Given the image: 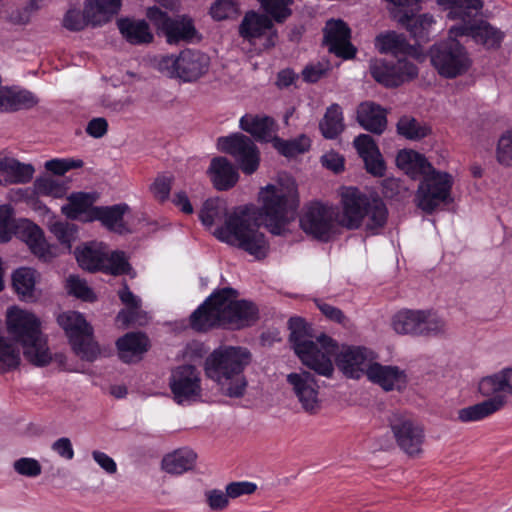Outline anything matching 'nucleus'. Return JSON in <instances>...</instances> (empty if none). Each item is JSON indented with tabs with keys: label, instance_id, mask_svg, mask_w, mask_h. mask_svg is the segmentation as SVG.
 Wrapping results in <instances>:
<instances>
[{
	"label": "nucleus",
	"instance_id": "f257e3e1",
	"mask_svg": "<svg viewBox=\"0 0 512 512\" xmlns=\"http://www.w3.org/2000/svg\"><path fill=\"white\" fill-rule=\"evenodd\" d=\"M260 199V210L238 207L231 212L223 200L208 199L200 210L199 218L207 228L216 226L213 235L218 240L261 260L269 253V243L260 225L264 223L276 235L284 232L285 225L294 219L299 205L297 185L288 176L280 177L275 184L261 189Z\"/></svg>",
	"mask_w": 512,
	"mask_h": 512
},
{
	"label": "nucleus",
	"instance_id": "f03ea898",
	"mask_svg": "<svg viewBox=\"0 0 512 512\" xmlns=\"http://www.w3.org/2000/svg\"><path fill=\"white\" fill-rule=\"evenodd\" d=\"M237 291L224 288L212 294L190 316V324L197 331H207L216 325L243 328L257 319L256 307L245 300H238Z\"/></svg>",
	"mask_w": 512,
	"mask_h": 512
},
{
	"label": "nucleus",
	"instance_id": "7ed1b4c3",
	"mask_svg": "<svg viewBox=\"0 0 512 512\" xmlns=\"http://www.w3.org/2000/svg\"><path fill=\"white\" fill-rule=\"evenodd\" d=\"M250 361L251 353L246 348L220 347L206 358L205 372L218 384L224 395L239 398L247 388L243 371Z\"/></svg>",
	"mask_w": 512,
	"mask_h": 512
},
{
	"label": "nucleus",
	"instance_id": "20e7f679",
	"mask_svg": "<svg viewBox=\"0 0 512 512\" xmlns=\"http://www.w3.org/2000/svg\"><path fill=\"white\" fill-rule=\"evenodd\" d=\"M289 328V340L302 364L318 375L332 377L334 366L331 355L336 348L333 340L323 333L313 336L311 328L301 318H291Z\"/></svg>",
	"mask_w": 512,
	"mask_h": 512
},
{
	"label": "nucleus",
	"instance_id": "39448f33",
	"mask_svg": "<svg viewBox=\"0 0 512 512\" xmlns=\"http://www.w3.org/2000/svg\"><path fill=\"white\" fill-rule=\"evenodd\" d=\"M8 333L21 344L25 359L34 366L48 365L52 353L42 332L40 319L32 312L11 307L6 312Z\"/></svg>",
	"mask_w": 512,
	"mask_h": 512
},
{
	"label": "nucleus",
	"instance_id": "423d86ee",
	"mask_svg": "<svg viewBox=\"0 0 512 512\" xmlns=\"http://www.w3.org/2000/svg\"><path fill=\"white\" fill-rule=\"evenodd\" d=\"M340 204L336 219L344 228L354 230L363 226L366 231L376 233L387 221L385 204L379 199H370L357 188H344Z\"/></svg>",
	"mask_w": 512,
	"mask_h": 512
},
{
	"label": "nucleus",
	"instance_id": "0eeeda50",
	"mask_svg": "<svg viewBox=\"0 0 512 512\" xmlns=\"http://www.w3.org/2000/svg\"><path fill=\"white\" fill-rule=\"evenodd\" d=\"M452 36L450 30L445 40L433 44L429 49L431 65L446 79L464 75L472 65L470 55L464 45Z\"/></svg>",
	"mask_w": 512,
	"mask_h": 512
},
{
	"label": "nucleus",
	"instance_id": "6e6552de",
	"mask_svg": "<svg viewBox=\"0 0 512 512\" xmlns=\"http://www.w3.org/2000/svg\"><path fill=\"white\" fill-rule=\"evenodd\" d=\"M209 67V56L191 49L183 50L177 56H164L157 62V68L161 73L183 82L197 81L208 72Z\"/></svg>",
	"mask_w": 512,
	"mask_h": 512
},
{
	"label": "nucleus",
	"instance_id": "1a4fd4ad",
	"mask_svg": "<svg viewBox=\"0 0 512 512\" xmlns=\"http://www.w3.org/2000/svg\"><path fill=\"white\" fill-rule=\"evenodd\" d=\"M57 322L65 331L75 353L83 360L94 361L100 355V348L93 340L92 327L83 315L76 311L63 312Z\"/></svg>",
	"mask_w": 512,
	"mask_h": 512
},
{
	"label": "nucleus",
	"instance_id": "9d476101",
	"mask_svg": "<svg viewBox=\"0 0 512 512\" xmlns=\"http://www.w3.org/2000/svg\"><path fill=\"white\" fill-rule=\"evenodd\" d=\"M452 186L453 178L449 173L432 168L418 187V206L427 213L433 212L440 204L450 201Z\"/></svg>",
	"mask_w": 512,
	"mask_h": 512
},
{
	"label": "nucleus",
	"instance_id": "9b49d317",
	"mask_svg": "<svg viewBox=\"0 0 512 512\" xmlns=\"http://www.w3.org/2000/svg\"><path fill=\"white\" fill-rule=\"evenodd\" d=\"M286 383L305 413L309 415L319 413L322 407L320 386L311 372L304 369L291 372L286 376Z\"/></svg>",
	"mask_w": 512,
	"mask_h": 512
},
{
	"label": "nucleus",
	"instance_id": "f8f14e48",
	"mask_svg": "<svg viewBox=\"0 0 512 512\" xmlns=\"http://www.w3.org/2000/svg\"><path fill=\"white\" fill-rule=\"evenodd\" d=\"M217 146L220 151L230 154L235 159L243 173L250 175L258 169L260 152L248 136L236 133L220 137Z\"/></svg>",
	"mask_w": 512,
	"mask_h": 512
},
{
	"label": "nucleus",
	"instance_id": "ddd939ff",
	"mask_svg": "<svg viewBox=\"0 0 512 512\" xmlns=\"http://www.w3.org/2000/svg\"><path fill=\"white\" fill-rule=\"evenodd\" d=\"M336 210L321 202H312L307 205L300 217L302 230L320 240H328L337 223Z\"/></svg>",
	"mask_w": 512,
	"mask_h": 512
},
{
	"label": "nucleus",
	"instance_id": "4468645a",
	"mask_svg": "<svg viewBox=\"0 0 512 512\" xmlns=\"http://www.w3.org/2000/svg\"><path fill=\"white\" fill-rule=\"evenodd\" d=\"M398 58L393 65L383 59H372L369 65L372 77L386 87H397L415 79L418 76L416 65L409 61L407 56Z\"/></svg>",
	"mask_w": 512,
	"mask_h": 512
},
{
	"label": "nucleus",
	"instance_id": "2eb2a0df",
	"mask_svg": "<svg viewBox=\"0 0 512 512\" xmlns=\"http://www.w3.org/2000/svg\"><path fill=\"white\" fill-rule=\"evenodd\" d=\"M391 429L399 448L410 457H420L423 453L425 431L416 420L399 416L391 421Z\"/></svg>",
	"mask_w": 512,
	"mask_h": 512
},
{
	"label": "nucleus",
	"instance_id": "dca6fc26",
	"mask_svg": "<svg viewBox=\"0 0 512 512\" xmlns=\"http://www.w3.org/2000/svg\"><path fill=\"white\" fill-rule=\"evenodd\" d=\"M169 385L178 404L195 401L201 396L200 373L192 365H181L172 370Z\"/></svg>",
	"mask_w": 512,
	"mask_h": 512
},
{
	"label": "nucleus",
	"instance_id": "f3484780",
	"mask_svg": "<svg viewBox=\"0 0 512 512\" xmlns=\"http://www.w3.org/2000/svg\"><path fill=\"white\" fill-rule=\"evenodd\" d=\"M452 36H469L476 44L488 50L501 47L505 33L488 21L475 19L470 24H455L450 27Z\"/></svg>",
	"mask_w": 512,
	"mask_h": 512
},
{
	"label": "nucleus",
	"instance_id": "a211bd4d",
	"mask_svg": "<svg viewBox=\"0 0 512 512\" xmlns=\"http://www.w3.org/2000/svg\"><path fill=\"white\" fill-rule=\"evenodd\" d=\"M378 355L371 349L363 346H352L343 349L337 357L339 369L349 378L360 379L368 377Z\"/></svg>",
	"mask_w": 512,
	"mask_h": 512
},
{
	"label": "nucleus",
	"instance_id": "6ab92c4d",
	"mask_svg": "<svg viewBox=\"0 0 512 512\" xmlns=\"http://www.w3.org/2000/svg\"><path fill=\"white\" fill-rule=\"evenodd\" d=\"M418 10L417 0L406 7L394 6L391 15L399 24L405 27L414 38L427 40L432 26L435 24L434 17L430 14L414 15Z\"/></svg>",
	"mask_w": 512,
	"mask_h": 512
},
{
	"label": "nucleus",
	"instance_id": "aec40b11",
	"mask_svg": "<svg viewBox=\"0 0 512 512\" xmlns=\"http://www.w3.org/2000/svg\"><path fill=\"white\" fill-rule=\"evenodd\" d=\"M147 17L165 32L170 44L191 40L195 35V28L188 18L171 19L157 7L149 8Z\"/></svg>",
	"mask_w": 512,
	"mask_h": 512
},
{
	"label": "nucleus",
	"instance_id": "412c9836",
	"mask_svg": "<svg viewBox=\"0 0 512 512\" xmlns=\"http://www.w3.org/2000/svg\"><path fill=\"white\" fill-rule=\"evenodd\" d=\"M324 40L328 50L335 55L349 59L356 49L350 42V29L342 20H329L324 29Z\"/></svg>",
	"mask_w": 512,
	"mask_h": 512
},
{
	"label": "nucleus",
	"instance_id": "4be33fe9",
	"mask_svg": "<svg viewBox=\"0 0 512 512\" xmlns=\"http://www.w3.org/2000/svg\"><path fill=\"white\" fill-rule=\"evenodd\" d=\"M367 379L384 391H403L408 383L406 371L396 365H383L377 360L368 371Z\"/></svg>",
	"mask_w": 512,
	"mask_h": 512
},
{
	"label": "nucleus",
	"instance_id": "5701e85b",
	"mask_svg": "<svg viewBox=\"0 0 512 512\" xmlns=\"http://www.w3.org/2000/svg\"><path fill=\"white\" fill-rule=\"evenodd\" d=\"M353 145L364 161L367 172L373 176L382 177L386 166L374 139L370 135L360 134L354 139Z\"/></svg>",
	"mask_w": 512,
	"mask_h": 512
},
{
	"label": "nucleus",
	"instance_id": "b1692460",
	"mask_svg": "<svg viewBox=\"0 0 512 512\" xmlns=\"http://www.w3.org/2000/svg\"><path fill=\"white\" fill-rule=\"evenodd\" d=\"M96 200L97 195L95 193H72L67 198V203L61 207V212L72 220L92 222L94 221V218H92L93 212L98 207L94 206Z\"/></svg>",
	"mask_w": 512,
	"mask_h": 512
},
{
	"label": "nucleus",
	"instance_id": "393cba45",
	"mask_svg": "<svg viewBox=\"0 0 512 512\" xmlns=\"http://www.w3.org/2000/svg\"><path fill=\"white\" fill-rule=\"evenodd\" d=\"M19 234L38 258L49 261L56 256V248L46 242L42 229L32 222L23 221L19 226Z\"/></svg>",
	"mask_w": 512,
	"mask_h": 512
},
{
	"label": "nucleus",
	"instance_id": "a878e982",
	"mask_svg": "<svg viewBox=\"0 0 512 512\" xmlns=\"http://www.w3.org/2000/svg\"><path fill=\"white\" fill-rule=\"evenodd\" d=\"M38 104V98L30 91L17 86H0V112L12 113L30 109Z\"/></svg>",
	"mask_w": 512,
	"mask_h": 512
},
{
	"label": "nucleus",
	"instance_id": "bb28decb",
	"mask_svg": "<svg viewBox=\"0 0 512 512\" xmlns=\"http://www.w3.org/2000/svg\"><path fill=\"white\" fill-rule=\"evenodd\" d=\"M359 125L374 134L381 135L387 127V111L379 104L365 101L356 110Z\"/></svg>",
	"mask_w": 512,
	"mask_h": 512
},
{
	"label": "nucleus",
	"instance_id": "cd10ccee",
	"mask_svg": "<svg viewBox=\"0 0 512 512\" xmlns=\"http://www.w3.org/2000/svg\"><path fill=\"white\" fill-rule=\"evenodd\" d=\"M444 10H447V17L459 21L458 24H470L480 14L483 8L482 0H437Z\"/></svg>",
	"mask_w": 512,
	"mask_h": 512
},
{
	"label": "nucleus",
	"instance_id": "c85d7f7f",
	"mask_svg": "<svg viewBox=\"0 0 512 512\" xmlns=\"http://www.w3.org/2000/svg\"><path fill=\"white\" fill-rule=\"evenodd\" d=\"M129 211V206L125 203L115 204L112 206H98L94 210L92 218L101 222V224L108 230L118 233L126 234L130 230L124 221V215Z\"/></svg>",
	"mask_w": 512,
	"mask_h": 512
},
{
	"label": "nucleus",
	"instance_id": "c756f323",
	"mask_svg": "<svg viewBox=\"0 0 512 512\" xmlns=\"http://www.w3.org/2000/svg\"><path fill=\"white\" fill-rule=\"evenodd\" d=\"M375 47L381 54H391L394 57L414 56L416 52L405 35L395 31H386L377 35Z\"/></svg>",
	"mask_w": 512,
	"mask_h": 512
},
{
	"label": "nucleus",
	"instance_id": "7c9ffc66",
	"mask_svg": "<svg viewBox=\"0 0 512 512\" xmlns=\"http://www.w3.org/2000/svg\"><path fill=\"white\" fill-rule=\"evenodd\" d=\"M208 174L217 190H228L238 181L239 174L234 165L225 157H215L211 160Z\"/></svg>",
	"mask_w": 512,
	"mask_h": 512
},
{
	"label": "nucleus",
	"instance_id": "2f4dec72",
	"mask_svg": "<svg viewBox=\"0 0 512 512\" xmlns=\"http://www.w3.org/2000/svg\"><path fill=\"white\" fill-rule=\"evenodd\" d=\"M122 0H85V15L92 26L109 22L120 11Z\"/></svg>",
	"mask_w": 512,
	"mask_h": 512
},
{
	"label": "nucleus",
	"instance_id": "473e14b6",
	"mask_svg": "<svg viewBox=\"0 0 512 512\" xmlns=\"http://www.w3.org/2000/svg\"><path fill=\"white\" fill-rule=\"evenodd\" d=\"M273 23L271 19L254 11L247 12L239 25L240 36L250 43L271 31Z\"/></svg>",
	"mask_w": 512,
	"mask_h": 512
},
{
	"label": "nucleus",
	"instance_id": "72a5a7b5",
	"mask_svg": "<svg viewBox=\"0 0 512 512\" xmlns=\"http://www.w3.org/2000/svg\"><path fill=\"white\" fill-rule=\"evenodd\" d=\"M119 298L126 306L119 312L117 320L124 325H143L147 322L146 314L141 310V300L135 296L127 286L118 292Z\"/></svg>",
	"mask_w": 512,
	"mask_h": 512
},
{
	"label": "nucleus",
	"instance_id": "f704fd0d",
	"mask_svg": "<svg viewBox=\"0 0 512 512\" xmlns=\"http://www.w3.org/2000/svg\"><path fill=\"white\" fill-rule=\"evenodd\" d=\"M197 455L189 448H180L166 454L161 461V468L170 475H181L194 468Z\"/></svg>",
	"mask_w": 512,
	"mask_h": 512
},
{
	"label": "nucleus",
	"instance_id": "c9c22d12",
	"mask_svg": "<svg viewBox=\"0 0 512 512\" xmlns=\"http://www.w3.org/2000/svg\"><path fill=\"white\" fill-rule=\"evenodd\" d=\"M396 165L413 179L426 175L433 168L425 156L411 149L398 152Z\"/></svg>",
	"mask_w": 512,
	"mask_h": 512
},
{
	"label": "nucleus",
	"instance_id": "e433bc0d",
	"mask_svg": "<svg viewBox=\"0 0 512 512\" xmlns=\"http://www.w3.org/2000/svg\"><path fill=\"white\" fill-rule=\"evenodd\" d=\"M119 357L126 363L141 359L148 349V339L141 333H127L117 341Z\"/></svg>",
	"mask_w": 512,
	"mask_h": 512
},
{
	"label": "nucleus",
	"instance_id": "4c0bfd02",
	"mask_svg": "<svg viewBox=\"0 0 512 512\" xmlns=\"http://www.w3.org/2000/svg\"><path fill=\"white\" fill-rule=\"evenodd\" d=\"M240 128L260 141H273L274 121L267 116L246 114L240 119Z\"/></svg>",
	"mask_w": 512,
	"mask_h": 512
},
{
	"label": "nucleus",
	"instance_id": "58836bf2",
	"mask_svg": "<svg viewBox=\"0 0 512 512\" xmlns=\"http://www.w3.org/2000/svg\"><path fill=\"white\" fill-rule=\"evenodd\" d=\"M0 172L8 183L24 184L33 178L35 169L31 164H24L14 158L0 155Z\"/></svg>",
	"mask_w": 512,
	"mask_h": 512
},
{
	"label": "nucleus",
	"instance_id": "ea45409f",
	"mask_svg": "<svg viewBox=\"0 0 512 512\" xmlns=\"http://www.w3.org/2000/svg\"><path fill=\"white\" fill-rule=\"evenodd\" d=\"M117 25L122 36L131 44H147L153 40L149 25L144 20L121 18Z\"/></svg>",
	"mask_w": 512,
	"mask_h": 512
},
{
	"label": "nucleus",
	"instance_id": "a19ab883",
	"mask_svg": "<svg viewBox=\"0 0 512 512\" xmlns=\"http://www.w3.org/2000/svg\"><path fill=\"white\" fill-rule=\"evenodd\" d=\"M478 388L479 392L486 397L500 392L512 394V367L482 378Z\"/></svg>",
	"mask_w": 512,
	"mask_h": 512
},
{
	"label": "nucleus",
	"instance_id": "79ce46f5",
	"mask_svg": "<svg viewBox=\"0 0 512 512\" xmlns=\"http://www.w3.org/2000/svg\"><path fill=\"white\" fill-rule=\"evenodd\" d=\"M505 399L501 395H496L481 403L462 408L458 411V420L461 422L479 421L503 407Z\"/></svg>",
	"mask_w": 512,
	"mask_h": 512
},
{
	"label": "nucleus",
	"instance_id": "37998d69",
	"mask_svg": "<svg viewBox=\"0 0 512 512\" xmlns=\"http://www.w3.org/2000/svg\"><path fill=\"white\" fill-rule=\"evenodd\" d=\"M38 274L32 268L21 267L12 275V284L18 296L25 301H34Z\"/></svg>",
	"mask_w": 512,
	"mask_h": 512
},
{
	"label": "nucleus",
	"instance_id": "c03bdc74",
	"mask_svg": "<svg viewBox=\"0 0 512 512\" xmlns=\"http://www.w3.org/2000/svg\"><path fill=\"white\" fill-rule=\"evenodd\" d=\"M105 248L102 243H90L75 250L79 265L88 271L101 270L105 263Z\"/></svg>",
	"mask_w": 512,
	"mask_h": 512
},
{
	"label": "nucleus",
	"instance_id": "a18cd8bd",
	"mask_svg": "<svg viewBox=\"0 0 512 512\" xmlns=\"http://www.w3.org/2000/svg\"><path fill=\"white\" fill-rule=\"evenodd\" d=\"M344 127L342 109L338 104H332L319 123L322 135L327 139H334L343 132Z\"/></svg>",
	"mask_w": 512,
	"mask_h": 512
},
{
	"label": "nucleus",
	"instance_id": "49530a36",
	"mask_svg": "<svg viewBox=\"0 0 512 512\" xmlns=\"http://www.w3.org/2000/svg\"><path fill=\"white\" fill-rule=\"evenodd\" d=\"M417 336H440L447 332L446 322L432 311L420 310Z\"/></svg>",
	"mask_w": 512,
	"mask_h": 512
},
{
	"label": "nucleus",
	"instance_id": "de8ad7c7",
	"mask_svg": "<svg viewBox=\"0 0 512 512\" xmlns=\"http://www.w3.org/2000/svg\"><path fill=\"white\" fill-rule=\"evenodd\" d=\"M420 322V310H403L392 321L393 329L398 334L417 335Z\"/></svg>",
	"mask_w": 512,
	"mask_h": 512
},
{
	"label": "nucleus",
	"instance_id": "09e8293b",
	"mask_svg": "<svg viewBox=\"0 0 512 512\" xmlns=\"http://www.w3.org/2000/svg\"><path fill=\"white\" fill-rule=\"evenodd\" d=\"M397 132L409 140H421L430 133V128L410 116H403L397 123Z\"/></svg>",
	"mask_w": 512,
	"mask_h": 512
},
{
	"label": "nucleus",
	"instance_id": "8fccbe9b",
	"mask_svg": "<svg viewBox=\"0 0 512 512\" xmlns=\"http://www.w3.org/2000/svg\"><path fill=\"white\" fill-rule=\"evenodd\" d=\"M311 145L310 139L306 135L284 141L279 138L273 139V146L284 156L293 157L309 150Z\"/></svg>",
	"mask_w": 512,
	"mask_h": 512
},
{
	"label": "nucleus",
	"instance_id": "3c124183",
	"mask_svg": "<svg viewBox=\"0 0 512 512\" xmlns=\"http://www.w3.org/2000/svg\"><path fill=\"white\" fill-rule=\"evenodd\" d=\"M34 191L40 196H50L53 198H61L66 193V187L51 177H43L35 180Z\"/></svg>",
	"mask_w": 512,
	"mask_h": 512
},
{
	"label": "nucleus",
	"instance_id": "603ef678",
	"mask_svg": "<svg viewBox=\"0 0 512 512\" xmlns=\"http://www.w3.org/2000/svg\"><path fill=\"white\" fill-rule=\"evenodd\" d=\"M50 231L55 235L61 244L71 248V243L77 238V227L74 224L54 221L49 224Z\"/></svg>",
	"mask_w": 512,
	"mask_h": 512
},
{
	"label": "nucleus",
	"instance_id": "864d4df0",
	"mask_svg": "<svg viewBox=\"0 0 512 512\" xmlns=\"http://www.w3.org/2000/svg\"><path fill=\"white\" fill-rule=\"evenodd\" d=\"M129 268V264L123 252H109L107 247L105 248V263H103L101 270L119 275L127 273Z\"/></svg>",
	"mask_w": 512,
	"mask_h": 512
},
{
	"label": "nucleus",
	"instance_id": "5fc2aeb1",
	"mask_svg": "<svg viewBox=\"0 0 512 512\" xmlns=\"http://www.w3.org/2000/svg\"><path fill=\"white\" fill-rule=\"evenodd\" d=\"M66 289L69 294L84 301H94L95 295L86 281L78 276L71 275L67 278Z\"/></svg>",
	"mask_w": 512,
	"mask_h": 512
},
{
	"label": "nucleus",
	"instance_id": "6e6d98bb",
	"mask_svg": "<svg viewBox=\"0 0 512 512\" xmlns=\"http://www.w3.org/2000/svg\"><path fill=\"white\" fill-rule=\"evenodd\" d=\"M265 11L270 14L275 21L283 22L291 14L289 9V0H258Z\"/></svg>",
	"mask_w": 512,
	"mask_h": 512
},
{
	"label": "nucleus",
	"instance_id": "4d7b16f0",
	"mask_svg": "<svg viewBox=\"0 0 512 512\" xmlns=\"http://www.w3.org/2000/svg\"><path fill=\"white\" fill-rule=\"evenodd\" d=\"M496 159L501 165L512 166V129L503 133L499 138Z\"/></svg>",
	"mask_w": 512,
	"mask_h": 512
},
{
	"label": "nucleus",
	"instance_id": "13d9d810",
	"mask_svg": "<svg viewBox=\"0 0 512 512\" xmlns=\"http://www.w3.org/2000/svg\"><path fill=\"white\" fill-rule=\"evenodd\" d=\"M83 161L80 159H51L46 161L45 168L56 175H63L71 169L81 168Z\"/></svg>",
	"mask_w": 512,
	"mask_h": 512
},
{
	"label": "nucleus",
	"instance_id": "bf43d9fd",
	"mask_svg": "<svg viewBox=\"0 0 512 512\" xmlns=\"http://www.w3.org/2000/svg\"><path fill=\"white\" fill-rule=\"evenodd\" d=\"M208 507L215 512L225 510L229 505V496L227 491L219 489L207 490L204 494Z\"/></svg>",
	"mask_w": 512,
	"mask_h": 512
},
{
	"label": "nucleus",
	"instance_id": "052dcab7",
	"mask_svg": "<svg viewBox=\"0 0 512 512\" xmlns=\"http://www.w3.org/2000/svg\"><path fill=\"white\" fill-rule=\"evenodd\" d=\"M91 24L85 15V9L81 13L78 9H70L63 18V26L71 31H79Z\"/></svg>",
	"mask_w": 512,
	"mask_h": 512
},
{
	"label": "nucleus",
	"instance_id": "680f3d73",
	"mask_svg": "<svg viewBox=\"0 0 512 512\" xmlns=\"http://www.w3.org/2000/svg\"><path fill=\"white\" fill-rule=\"evenodd\" d=\"M237 12L233 0H217L210 8L211 16L218 21L228 19Z\"/></svg>",
	"mask_w": 512,
	"mask_h": 512
},
{
	"label": "nucleus",
	"instance_id": "e2e57ef3",
	"mask_svg": "<svg viewBox=\"0 0 512 512\" xmlns=\"http://www.w3.org/2000/svg\"><path fill=\"white\" fill-rule=\"evenodd\" d=\"M15 471L26 477H37L41 474L42 468L40 463L33 458H20L13 464Z\"/></svg>",
	"mask_w": 512,
	"mask_h": 512
},
{
	"label": "nucleus",
	"instance_id": "0e129e2a",
	"mask_svg": "<svg viewBox=\"0 0 512 512\" xmlns=\"http://www.w3.org/2000/svg\"><path fill=\"white\" fill-rule=\"evenodd\" d=\"M171 183L172 177L161 175L152 183L150 190L156 199L164 201L170 194Z\"/></svg>",
	"mask_w": 512,
	"mask_h": 512
},
{
	"label": "nucleus",
	"instance_id": "69168bd1",
	"mask_svg": "<svg viewBox=\"0 0 512 512\" xmlns=\"http://www.w3.org/2000/svg\"><path fill=\"white\" fill-rule=\"evenodd\" d=\"M225 489L229 498L235 499L244 495L253 494L256 491L257 486L253 482L239 481L229 483Z\"/></svg>",
	"mask_w": 512,
	"mask_h": 512
},
{
	"label": "nucleus",
	"instance_id": "338daca9",
	"mask_svg": "<svg viewBox=\"0 0 512 512\" xmlns=\"http://www.w3.org/2000/svg\"><path fill=\"white\" fill-rule=\"evenodd\" d=\"M316 304L322 314L325 315V317H327L329 320L342 325L346 324L347 318L339 308L321 301H317Z\"/></svg>",
	"mask_w": 512,
	"mask_h": 512
},
{
	"label": "nucleus",
	"instance_id": "774afa93",
	"mask_svg": "<svg viewBox=\"0 0 512 512\" xmlns=\"http://www.w3.org/2000/svg\"><path fill=\"white\" fill-rule=\"evenodd\" d=\"M93 460L108 474L117 472L116 462L106 453L94 450L91 453Z\"/></svg>",
	"mask_w": 512,
	"mask_h": 512
}]
</instances>
